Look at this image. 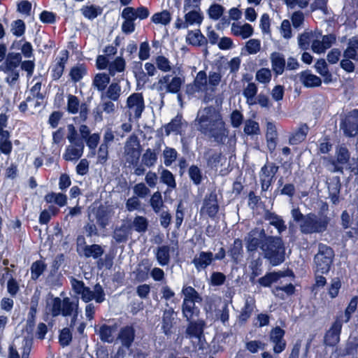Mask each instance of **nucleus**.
Listing matches in <instances>:
<instances>
[{"mask_svg":"<svg viewBox=\"0 0 358 358\" xmlns=\"http://www.w3.org/2000/svg\"><path fill=\"white\" fill-rule=\"evenodd\" d=\"M328 210V205L324 203L319 211V217L315 213L303 215L299 208L292 210V216L294 222L299 224L301 233L304 234H322L327 230L331 217L324 211Z\"/></svg>","mask_w":358,"mask_h":358,"instance_id":"f257e3e1","label":"nucleus"},{"mask_svg":"<svg viewBox=\"0 0 358 358\" xmlns=\"http://www.w3.org/2000/svg\"><path fill=\"white\" fill-rule=\"evenodd\" d=\"M198 130L218 145L224 143L229 136V129L221 115L213 119L208 115H198Z\"/></svg>","mask_w":358,"mask_h":358,"instance_id":"f03ea898","label":"nucleus"},{"mask_svg":"<svg viewBox=\"0 0 358 358\" xmlns=\"http://www.w3.org/2000/svg\"><path fill=\"white\" fill-rule=\"evenodd\" d=\"M263 238L261 250L264 258L267 259L272 266H278L285 259V247L282 238L279 236H267L264 229L259 232Z\"/></svg>","mask_w":358,"mask_h":358,"instance_id":"7ed1b4c3","label":"nucleus"},{"mask_svg":"<svg viewBox=\"0 0 358 358\" xmlns=\"http://www.w3.org/2000/svg\"><path fill=\"white\" fill-rule=\"evenodd\" d=\"M334 255V251L330 246L320 243L318 252L314 257L316 273L327 274L333 264Z\"/></svg>","mask_w":358,"mask_h":358,"instance_id":"20e7f679","label":"nucleus"},{"mask_svg":"<svg viewBox=\"0 0 358 358\" xmlns=\"http://www.w3.org/2000/svg\"><path fill=\"white\" fill-rule=\"evenodd\" d=\"M162 143H156L154 149L148 148L145 153L141 155L142 148L138 136L135 134L131 135L124 145V153L127 157H157L161 152Z\"/></svg>","mask_w":358,"mask_h":358,"instance_id":"39448f33","label":"nucleus"},{"mask_svg":"<svg viewBox=\"0 0 358 358\" xmlns=\"http://www.w3.org/2000/svg\"><path fill=\"white\" fill-rule=\"evenodd\" d=\"M170 78L169 75L162 76L157 83L156 88L161 95L167 93L177 94L178 101H181L182 95L180 91L185 83V79L179 76H174L171 80H170Z\"/></svg>","mask_w":358,"mask_h":358,"instance_id":"423d86ee","label":"nucleus"},{"mask_svg":"<svg viewBox=\"0 0 358 358\" xmlns=\"http://www.w3.org/2000/svg\"><path fill=\"white\" fill-rule=\"evenodd\" d=\"M343 323V314L339 313L336 315L330 328L324 334L323 343L326 347L334 348L339 343Z\"/></svg>","mask_w":358,"mask_h":358,"instance_id":"0eeeda50","label":"nucleus"},{"mask_svg":"<svg viewBox=\"0 0 358 358\" xmlns=\"http://www.w3.org/2000/svg\"><path fill=\"white\" fill-rule=\"evenodd\" d=\"M67 128V138L71 145L67 148L69 153L64 154L63 157H69V155H71L73 157H81L85 148L84 142L83 141V139L78 136V131L73 124H69Z\"/></svg>","mask_w":358,"mask_h":358,"instance_id":"6e6552de","label":"nucleus"},{"mask_svg":"<svg viewBox=\"0 0 358 358\" xmlns=\"http://www.w3.org/2000/svg\"><path fill=\"white\" fill-rule=\"evenodd\" d=\"M8 115L5 113H0V152L6 155L10 154L13 148L10 140V132L6 129L8 123Z\"/></svg>","mask_w":358,"mask_h":358,"instance_id":"1a4fd4ad","label":"nucleus"},{"mask_svg":"<svg viewBox=\"0 0 358 358\" xmlns=\"http://www.w3.org/2000/svg\"><path fill=\"white\" fill-rule=\"evenodd\" d=\"M285 331L279 326L271 329L269 333V340L273 344V350L276 355L282 352L287 346V342L284 339Z\"/></svg>","mask_w":358,"mask_h":358,"instance_id":"9d476101","label":"nucleus"},{"mask_svg":"<svg viewBox=\"0 0 358 358\" xmlns=\"http://www.w3.org/2000/svg\"><path fill=\"white\" fill-rule=\"evenodd\" d=\"M69 58V52L66 49L60 51V56L55 59V63L50 67V74L53 80H59L64 71Z\"/></svg>","mask_w":358,"mask_h":358,"instance_id":"9b49d317","label":"nucleus"},{"mask_svg":"<svg viewBox=\"0 0 358 358\" xmlns=\"http://www.w3.org/2000/svg\"><path fill=\"white\" fill-rule=\"evenodd\" d=\"M185 329V337L196 338L201 341L204 338V329L206 322L203 320H190Z\"/></svg>","mask_w":358,"mask_h":358,"instance_id":"f8f14e48","label":"nucleus"},{"mask_svg":"<svg viewBox=\"0 0 358 358\" xmlns=\"http://www.w3.org/2000/svg\"><path fill=\"white\" fill-rule=\"evenodd\" d=\"M127 107L130 110H134L136 119L140 118L145 109L143 94L141 93H133L129 96L127 99Z\"/></svg>","mask_w":358,"mask_h":358,"instance_id":"ddd939ff","label":"nucleus"},{"mask_svg":"<svg viewBox=\"0 0 358 358\" xmlns=\"http://www.w3.org/2000/svg\"><path fill=\"white\" fill-rule=\"evenodd\" d=\"M220 206L217 201V195L215 192H211L205 196L203 206L201 210H205L206 213L211 218H214L218 213Z\"/></svg>","mask_w":358,"mask_h":358,"instance_id":"4468645a","label":"nucleus"},{"mask_svg":"<svg viewBox=\"0 0 358 358\" xmlns=\"http://www.w3.org/2000/svg\"><path fill=\"white\" fill-rule=\"evenodd\" d=\"M115 141V132L112 127L104 129L103 138L97 150V157H108V150Z\"/></svg>","mask_w":358,"mask_h":358,"instance_id":"2eb2a0df","label":"nucleus"},{"mask_svg":"<svg viewBox=\"0 0 358 358\" xmlns=\"http://www.w3.org/2000/svg\"><path fill=\"white\" fill-rule=\"evenodd\" d=\"M344 134L348 137H353L358 134V110L354 114L346 117L341 124Z\"/></svg>","mask_w":358,"mask_h":358,"instance_id":"dca6fc26","label":"nucleus"},{"mask_svg":"<svg viewBox=\"0 0 358 358\" xmlns=\"http://www.w3.org/2000/svg\"><path fill=\"white\" fill-rule=\"evenodd\" d=\"M213 262V252L210 251H201L192 261L198 272L206 269Z\"/></svg>","mask_w":358,"mask_h":358,"instance_id":"f3484780","label":"nucleus"},{"mask_svg":"<svg viewBox=\"0 0 358 358\" xmlns=\"http://www.w3.org/2000/svg\"><path fill=\"white\" fill-rule=\"evenodd\" d=\"M136 337V330L133 325H126L122 327L119 331L117 338L120 341L122 345L129 349Z\"/></svg>","mask_w":358,"mask_h":358,"instance_id":"a211bd4d","label":"nucleus"},{"mask_svg":"<svg viewBox=\"0 0 358 358\" xmlns=\"http://www.w3.org/2000/svg\"><path fill=\"white\" fill-rule=\"evenodd\" d=\"M94 214L99 227L101 229H106L110 221V210L106 206L101 204L96 208L94 209Z\"/></svg>","mask_w":358,"mask_h":358,"instance_id":"6ab92c4d","label":"nucleus"},{"mask_svg":"<svg viewBox=\"0 0 358 358\" xmlns=\"http://www.w3.org/2000/svg\"><path fill=\"white\" fill-rule=\"evenodd\" d=\"M22 56L20 52H10L0 65V71L16 69L22 62Z\"/></svg>","mask_w":358,"mask_h":358,"instance_id":"aec40b11","label":"nucleus"},{"mask_svg":"<svg viewBox=\"0 0 358 358\" xmlns=\"http://www.w3.org/2000/svg\"><path fill=\"white\" fill-rule=\"evenodd\" d=\"M103 253V248L98 244L87 245L83 248V255L86 258L99 259L97 264L99 268H101L104 265L103 260L100 258Z\"/></svg>","mask_w":358,"mask_h":358,"instance_id":"412c9836","label":"nucleus"},{"mask_svg":"<svg viewBox=\"0 0 358 358\" xmlns=\"http://www.w3.org/2000/svg\"><path fill=\"white\" fill-rule=\"evenodd\" d=\"M266 138L267 148L271 154H273L276 149L278 141V131L273 122H268L266 123Z\"/></svg>","mask_w":358,"mask_h":358,"instance_id":"4be33fe9","label":"nucleus"},{"mask_svg":"<svg viewBox=\"0 0 358 358\" xmlns=\"http://www.w3.org/2000/svg\"><path fill=\"white\" fill-rule=\"evenodd\" d=\"M272 71L277 77L282 75L286 66V61L284 55L278 52H273L270 56Z\"/></svg>","mask_w":358,"mask_h":358,"instance_id":"5701e85b","label":"nucleus"},{"mask_svg":"<svg viewBox=\"0 0 358 358\" xmlns=\"http://www.w3.org/2000/svg\"><path fill=\"white\" fill-rule=\"evenodd\" d=\"M183 125L182 115L178 114L170 122L164 126L166 136H169L171 133L181 135L183 131Z\"/></svg>","mask_w":358,"mask_h":358,"instance_id":"b1692460","label":"nucleus"},{"mask_svg":"<svg viewBox=\"0 0 358 358\" xmlns=\"http://www.w3.org/2000/svg\"><path fill=\"white\" fill-rule=\"evenodd\" d=\"M309 127L307 124H301L299 127L294 131L289 137V143L290 145H298L305 141Z\"/></svg>","mask_w":358,"mask_h":358,"instance_id":"393cba45","label":"nucleus"},{"mask_svg":"<svg viewBox=\"0 0 358 358\" xmlns=\"http://www.w3.org/2000/svg\"><path fill=\"white\" fill-rule=\"evenodd\" d=\"M299 78L303 86L308 88L320 87L322 83L320 77L311 73L308 70L301 71Z\"/></svg>","mask_w":358,"mask_h":358,"instance_id":"a878e982","label":"nucleus"},{"mask_svg":"<svg viewBox=\"0 0 358 358\" xmlns=\"http://www.w3.org/2000/svg\"><path fill=\"white\" fill-rule=\"evenodd\" d=\"M255 308V301L253 299H247L244 306L241 308L240 314L237 317V320L239 324H245L250 317L252 316L254 309Z\"/></svg>","mask_w":358,"mask_h":358,"instance_id":"bb28decb","label":"nucleus"},{"mask_svg":"<svg viewBox=\"0 0 358 358\" xmlns=\"http://www.w3.org/2000/svg\"><path fill=\"white\" fill-rule=\"evenodd\" d=\"M186 41L188 44L196 47H201L208 44L207 38L200 29H196L194 31H189L186 37Z\"/></svg>","mask_w":358,"mask_h":358,"instance_id":"cd10ccee","label":"nucleus"},{"mask_svg":"<svg viewBox=\"0 0 358 358\" xmlns=\"http://www.w3.org/2000/svg\"><path fill=\"white\" fill-rule=\"evenodd\" d=\"M121 86L119 83H111L104 92L101 95V99H108L113 101H117L121 96Z\"/></svg>","mask_w":358,"mask_h":358,"instance_id":"c85d7f7f","label":"nucleus"},{"mask_svg":"<svg viewBox=\"0 0 358 358\" xmlns=\"http://www.w3.org/2000/svg\"><path fill=\"white\" fill-rule=\"evenodd\" d=\"M173 309L171 308L169 310H165L162 320V330L163 333L169 336L172 334V328L173 327L174 318L173 317Z\"/></svg>","mask_w":358,"mask_h":358,"instance_id":"c756f323","label":"nucleus"},{"mask_svg":"<svg viewBox=\"0 0 358 358\" xmlns=\"http://www.w3.org/2000/svg\"><path fill=\"white\" fill-rule=\"evenodd\" d=\"M264 219L269 221V224L277 229L279 233L285 231L287 229L283 219L275 213L267 210L264 214Z\"/></svg>","mask_w":358,"mask_h":358,"instance_id":"7c9ffc66","label":"nucleus"},{"mask_svg":"<svg viewBox=\"0 0 358 358\" xmlns=\"http://www.w3.org/2000/svg\"><path fill=\"white\" fill-rule=\"evenodd\" d=\"M181 309L182 317L187 321L194 320V318L199 317L200 313L199 308L194 303L182 302Z\"/></svg>","mask_w":358,"mask_h":358,"instance_id":"2f4dec72","label":"nucleus"},{"mask_svg":"<svg viewBox=\"0 0 358 358\" xmlns=\"http://www.w3.org/2000/svg\"><path fill=\"white\" fill-rule=\"evenodd\" d=\"M109 74L106 73H96L93 80L92 85L100 92H104L108 85L110 83V78Z\"/></svg>","mask_w":358,"mask_h":358,"instance_id":"473e14b6","label":"nucleus"},{"mask_svg":"<svg viewBox=\"0 0 358 358\" xmlns=\"http://www.w3.org/2000/svg\"><path fill=\"white\" fill-rule=\"evenodd\" d=\"M44 201L47 203H55L59 207H63L67 204L68 198L64 193L51 192L45 195Z\"/></svg>","mask_w":358,"mask_h":358,"instance_id":"72a5a7b5","label":"nucleus"},{"mask_svg":"<svg viewBox=\"0 0 358 358\" xmlns=\"http://www.w3.org/2000/svg\"><path fill=\"white\" fill-rule=\"evenodd\" d=\"M131 226L126 224H122L116 227L113 231V237L117 243H125L128 240L129 235L131 233Z\"/></svg>","mask_w":358,"mask_h":358,"instance_id":"f704fd0d","label":"nucleus"},{"mask_svg":"<svg viewBox=\"0 0 358 358\" xmlns=\"http://www.w3.org/2000/svg\"><path fill=\"white\" fill-rule=\"evenodd\" d=\"M182 294L184 296L182 302L196 303L202 300L199 292L192 286L184 285L182 289Z\"/></svg>","mask_w":358,"mask_h":358,"instance_id":"c9c22d12","label":"nucleus"},{"mask_svg":"<svg viewBox=\"0 0 358 358\" xmlns=\"http://www.w3.org/2000/svg\"><path fill=\"white\" fill-rule=\"evenodd\" d=\"M87 74V67L85 63L78 64L73 66L69 71L71 80L74 83L80 81Z\"/></svg>","mask_w":358,"mask_h":358,"instance_id":"e433bc0d","label":"nucleus"},{"mask_svg":"<svg viewBox=\"0 0 358 358\" xmlns=\"http://www.w3.org/2000/svg\"><path fill=\"white\" fill-rule=\"evenodd\" d=\"M78 299L76 301H71L69 297L62 299V315L64 317L71 316L75 311H78Z\"/></svg>","mask_w":358,"mask_h":358,"instance_id":"4c0bfd02","label":"nucleus"},{"mask_svg":"<svg viewBox=\"0 0 358 358\" xmlns=\"http://www.w3.org/2000/svg\"><path fill=\"white\" fill-rule=\"evenodd\" d=\"M82 15L88 20H93L100 15L103 9L99 6L95 5H85L80 8Z\"/></svg>","mask_w":358,"mask_h":358,"instance_id":"58836bf2","label":"nucleus"},{"mask_svg":"<svg viewBox=\"0 0 358 358\" xmlns=\"http://www.w3.org/2000/svg\"><path fill=\"white\" fill-rule=\"evenodd\" d=\"M126 68V62L122 57H117L108 66L109 75L114 76L117 73L124 72Z\"/></svg>","mask_w":358,"mask_h":358,"instance_id":"ea45409f","label":"nucleus"},{"mask_svg":"<svg viewBox=\"0 0 358 358\" xmlns=\"http://www.w3.org/2000/svg\"><path fill=\"white\" fill-rule=\"evenodd\" d=\"M116 326H109L106 324H103L99 331V336L100 340L103 343H112L113 342V333L115 330Z\"/></svg>","mask_w":358,"mask_h":358,"instance_id":"a19ab883","label":"nucleus"},{"mask_svg":"<svg viewBox=\"0 0 358 358\" xmlns=\"http://www.w3.org/2000/svg\"><path fill=\"white\" fill-rule=\"evenodd\" d=\"M156 258L158 263L164 266L169 264L170 261V247L169 245H162L157 248Z\"/></svg>","mask_w":358,"mask_h":358,"instance_id":"79ce46f5","label":"nucleus"},{"mask_svg":"<svg viewBox=\"0 0 358 358\" xmlns=\"http://www.w3.org/2000/svg\"><path fill=\"white\" fill-rule=\"evenodd\" d=\"M151 22L156 24L167 25L171 21V15L168 10H163L152 15Z\"/></svg>","mask_w":358,"mask_h":358,"instance_id":"37998d69","label":"nucleus"},{"mask_svg":"<svg viewBox=\"0 0 358 358\" xmlns=\"http://www.w3.org/2000/svg\"><path fill=\"white\" fill-rule=\"evenodd\" d=\"M47 264L43 260H36L32 263L31 270V278L36 280L46 270Z\"/></svg>","mask_w":358,"mask_h":358,"instance_id":"c03bdc74","label":"nucleus"},{"mask_svg":"<svg viewBox=\"0 0 358 358\" xmlns=\"http://www.w3.org/2000/svg\"><path fill=\"white\" fill-rule=\"evenodd\" d=\"M358 304V296H353L350 301L348 306L345 309L344 313H341L343 314V322L345 323H348L351 317L352 314L354 313L357 308Z\"/></svg>","mask_w":358,"mask_h":358,"instance_id":"a18cd8bd","label":"nucleus"},{"mask_svg":"<svg viewBox=\"0 0 358 358\" xmlns=\"http://www.w3.org/2000/svg\"><path fill=\"white\" fill-rule=\"evenodd\" d=\"M268 166L265 164L262 168V174L260 176V182L262 192H266L273 180L272 175L267 174Z\"/></svg>","mask_w":358,"mask_h":358,"instance_id":"49530a36","label":"nucleus"},{"mask_svg":"<svg viewBox=\"0 0 358 358\" xmlns=\"http://www.w3.org/2000/svg\"><path fill=\"white\" fill-rule=\"evenodd\" d=\"M228 253L231 259L237 261L243 253V243L240 238H235L232 245L230 247Z\"/></svg>","mask_w":358,"mask_h":358,"instance_id":"de8ad7c7","label":"nucleus"},{"mask_svg":"<svg viewBox=\"0 0 358 358\" xmlns=\"http://www.w3.org/2000/svg\"><path fill=\"white\" fill-rule=\"evenodd\" d=\"M10 31L13 35L16 37L22 36L26 31L25 22L21 19L13 21L11 23Z\"/></svg>","mask_w":358,"mask_h":358,"instance_id":"09e8293b","label":"nucleus"},{"mask_svg":"<svg viewBox=\"0 0 358 358\" xmlns=\"http://www.w3.org/2000/svg\"><path fill=\"white\" fill-rule=\"evenodd\" d=\"M203 20V17L202 14L196 10L189 11L185 15V20L187 27L194 24H201Z\"/></svg>","mask_w":358,"mask_h":358,"instance_id":"8fccbe9b","label":"nucleus"},{"mask_svg":"<svg viewBox=\"0 0 358 358\" xmlns=\"http://www.w3.org/2000/svg\"><path fill=\"white\" fill-rule=\"evenodd\" d=\"M134 230L138 233H144L148 227V220L146 217L136 215L132 222Z\"/></svg>","mask_w":358,"mask_h":358,"instance_id":"3c124183","label":"nucleus"},{"mask_svg":"<svg viewBox=\"0 0 358 358\" xmlns=\"http://www.w3.org/2000/svg\"><path fill=\"white\" fill-rule=\"evenodd\" d=\"M243 131L248 136L259 134L260 133L259 123L252 119L247 120L245 122Z\"/></svg>","mask_w":358,"mask_h":358,"instance_id":"603ef678","label":"nucleus"},{"mask_svg":"<svg viewBox=\"0 0 358 358\" xmlns=\"http://www.w3.org/2000/svg\"><path fill=\"white\" fill-rule=\"evenodd\" d=\"M150 204L155 213H159L164 206V201L161 192L159 191L155 192L150 198Z\"/></svg>","mask_w":358,"mask_h":358,"instance_id":"864d4df0","label":"nucleus"},{"mask_svg":"<svg viewBox=\"0 0 358 358\" xmlns=\"http://www.w3.org/2000/svg\"><path fill=\"white\" fill-rule=\"evenodd\" d=\"M341 286L342 282L338 277L331 279V284L328 288V294L331 299H335L338 296Z\"/></svg>","mask_w":358,"mask_h":358,"instance_id":"5fc2aeb1","label":"nucleus"},{"mask_svg":"<svg viewBox=\"0 0 358 358\" xmlns=\"http://www.w3.org/2000/svg\"><path fill=\"white\" fill-rule=\"evenodd\" d=\"M272 78L271 71L268 68H261L255 75L256 80L263 84L268 83Z\"/></svg>","mask_w":358,"mask_h":358,"instance_id":"6e6d98bb","label":"nucleus"},{"mask_svg":"<svg viewBox=\"0 0 358 358\" xmlns=\"http://www.w3.org/2000/svg\"><path fill=\"white\" fill-rule=\"evenodd\" d=\"M262 262L259 258L252 261L250 264L251 273L250 275V281L252 283L255 282L256 277L259 276L262 273Z\"/></svg>","mask_w":358,"mask_h":358,"instance_id":"4d7b16f0","label":"nucleus"},{"mask_svg":"<svg viewBox=\"0 0 358 358\" xmlns=\"http://www.w3.org/2000/svg\"><path fill=\"white\" fill-rule=\"evenodd\" d=\"M275 271L268 272L265 275L258 280V283L264 287H269L274 282H278Z\"/></svg>","mask_w":358,"mask_h":358,"instance_id":"13d9d810","label":"nucleus"},{"mask_svg":"<svg viewBox=\"0 0 358 358\" xmlns=\"http://www.w3.org/2000/svg\"><path fill=\"white\" fill-rule=\"evenodd\" d=\"M263 243V238L260 236L259 238L252 237L251 234L249 235L248 239L246 243V248L248 252H256Z\"/></svg>","mask_w":358,"mask_h":358,"instance_id":"bf43d9fd","label":"nucleus"},{"mask_svg":"<svg viewBox=\"0 0 358 358\" xmlns=\"http://www.w3.org/2000/svg\"><path fill=\"white\" fill-rule=\"evenodd\" d=\"M161 181L169 187L176 188V182L173 173L168 169H164L161 173Z\"/></svg>","mask_w":358,"mask_h":358,"instance_id":"052dcab7","label":"nucleus"},{"mask_svg":"<svg viewBox=\"0 0 358 358\" xmlns=\"http://www.w3.org/2000/svg\"><path fill=\"white\" fill-rule=\"evenodd\" d=\"M87 145V146L89 148L91 152L93 154V155H95L97 146L100 142V135L99 133H94L92 134L90 137L86 138L85 141H84Z\"/></svg>","mask_w":358,"mask_h":358,"instance_id":"680f3d73","label":"nucleus"},{"mask_svg":"<svg viewBox=\"0 0 358 358\" xmlns=\"http://www.w3.org/2000/svg\"><path fill=\"white\" fill-rule=\"evenodd\" d=\"M258 87L255 83H249L243 91V95L246 99L247 102L252 101L257 94Z\"/></svg>","mask_w":358,"mask_h":358,"instance_id":"e2e57ef3","label":"nucleus"},{"mask_svg":"<svg viewBox=\"0 0 358 358\" xmlns=\"http://www.w3.org/2000/svg\"><path fill=\"white\" fill-rule=\"evenodd\" d=\"M72 341V333L69 328L65 327L60 331L59 342L62 347L68 346Z\"/></svg>","mask_w":358,"mask_h":358,"instance_id":"0e129e2a","label":"nucleus"},{"mask_svg":"<svg viewBox=\"0 0 358 358\" xmlns=\"http://www.w3.org/2000/svg\"><path fill=\"white\" fill-rule=\"evenodd\" d=\"M80 101L76 96L69 94L68 96L67 110L71 114H76L79 110Z\"/></svg>","mask_w":358,"mask_h":358,"instance_id":"69168bd1","label":"nucleus"},{"mask_svg":"<svg viewBox=\"0 0 358 358\" xmlns=\"http://www.w3.org/2000/svg\"><path fill=\"white\" fill-rule=\"evenodd\" d=\"M194 84L197 91L206 87L207 75L205 71H200L197 73Z\"/></svg>","mask_w":358,"mask_h":358,"instance_id":"338daca9","label":"nucleus"},{"mask_svg":"<svg viewBox=\"0 0 358 358\" xmlns=\"http://www.w3.org/2000/svg\"><path fill=\"white\" fill-rule=\"evenodd\" d=\"M189 176L195 185H198L201 182L202 174L197 166L192 165L189 167Z\"/></svg>","mask_w":358,"mask_h":358,"instance_id":"774afa93","label":"nucleus"}]
</instances>
